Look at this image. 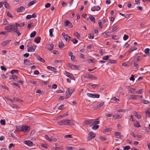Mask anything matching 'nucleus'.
Listing matches in <instances>:
<instances>
[{
	"label": "nucleus",
	"instance_id": "f257e3e1",
	"mask_svg": "<svg viewBox=\"0 0 150 150\" xmlns=\"http://www.w3.org/2000/svg\"><path fill=\"white\" fill-rule=\"evenodd\" d=\"M74 122L73 121L69 120H63L58 122V124L59 125H72Z\"/></svg>",
	"mask_w": 150,
	"mask_h": 150
},
{
	"label": "nucleus",
	"instance_id": "f03ea898",
	"mask_svg": "<svg viewBox=\"0 0 150 150\" xmlns=\"http://www.w3.org/2000/svg\"><path fill=\"white\" fill-rule=\"evenodd\" d=\"M98 120V119H96L85 120L84 121V124L85 125H90L92 124H94V125L99 124L100 123V122Z\"/></svg>",
	"mask_w": 150,
	"mask_h": 150
},
{
	"label": "nucleus",
	"instance_id": "7ed1b4c3",
	"mask_svg": "<svg viewBox=\"0 0 150 150\" xmlns=\"http://www.w3.org/2000/svg\"><path fill=\"white\" fill-rule=\"evenodd\" d=\"M16 28L15 26L14 25H9L6 26L5 28V29L6 30H7L9 32H13Z\"/></svg>",
	"mask_w": 150,
	"mask_h": 150
},
{
	"label": "nucleus",
	"instance_id": "20e7f679",
	"mask_svg": "<svg viewBox=\"0 0 150 150\" xmlns=\"http://www.w3.org/2000/svg\"><path fill=\"white\" fill-rule=\"evenodd\" d=\"M95 136L96 134L92 132H89L88 134L87 140L88 141H89L91 139H92L95 137Z\"/></svg>",
	"mask_w": 150,
	"mask_h": 150
},
{
	"label": "nucleus",
	"instance_id": "39448f33",
	"mask_svg": "<svg viewBox=\"0 0 150 150\" xmlns=\"http://www.w3.org/2000/svg\"><path fill=\"white\" fill-rule=\"evenodd\" d=\"M30 129V127L29 126L22 125V132H27Z\"/></svg>",
	"mask_w": 150,
	"mask_h": 150
},
{
	"label": "nucleus",
	"instance_id": "423d86ee",
	"mask_svg": "<svg viewBox=\"0 0 150 150\" xmlns=\"http://www.w3.org/2000/svg\"><path fill=\"white\" fill-rule=\"evenodd\" d=\"M73 92V90L70 88H68L66 92V94L67 96L68 97L67 98H69L71 95L72 92Z\"/></svg>",
	"mask_w": 150,
	"mask_h": 150
},
{
	"label": "nucleus",
	"instance_id": "0eeeda50",
	"mask_svg": "<svg viewBox=\"0 0 150 150\" xmlns=\"http://www.w3.org/2000/svg\"><path fill=\"white\" fill-rule=\"evenodd\" d=\"M36 46H31L29 47L27 49V51L28 52H33L35 51V49L36 48Z\"/></svg>",
	"mask_w": 150,
	"mask_h": 150
},
{
	"label": "nucleus",
	"instance_id": "6e6552de",
	"mask_svg": "<svg viewBox=\"0 0 150 150\" xmlns=\"http://www.w3.org/2000/svg\"><path fill=\"white\" fill-rule=\"evenodd\" d=\"M23 142L25 144L29 146H33L34 145L33 142L30 140H25Z\"/></svg>",
	"mask_w": 150,
	"mask_h": 150
},
{
	"label": "nucleus",
	"instance_id": "1a4fd4ad",
	"mask_svg": "<svg viewBox=\"0 0 150 150\" xmlns=\"http://www.w3.org/2000/svg\"><path fill=\"white\" fill-rule=\"evenodd\" d=\"M85 77L88 78H89L94 80H96L97 79V77H95L94 76L90 74H88L86 75L85 76Z\"/></svg>",
	"mask_w": 150,
	"mask_h": 150
},
{
	"label": "nucleus",
	"instance_id": "9d476101",
	"mask_svg": "<svg viewBox=\"0 0 150 150\" xmlns=\"http://www.w3.org/2000/svg\"><path fill=\"white\" fill-rule=\"evenodd\" d=\"M100 9V8L98 6H94L91 8V10L93 11H98Z\"/></svg>",
	"mask_w": 150,
	"mask_h": 150
},
{
	"label": "nucleus",
	"instance_id": "9b49d317",
	"mask_svg": "<svg viewBox=\"0 0 150 150\" xmlns=\"http://www.w3.org/2000/svg\"><path fill=\"white\" fill-rule=\"evenodd\" d=\"M53 45L51 44H48L46 45V47L47 49L49 50H52L53 48Z\"/></svg>",
	"mask_w": 150,
	"mask_h": 150
},
{
	"label": "nucleus",
	"instance_id": "f8f14e48",
	"mask_svg": "<svg viewBox=\"0 0 150 150\" xmlns=\"http://www.w3.org/2000/svg\"><path fill=\"white\" fill-rule=\"evenodd\" d=\"M64 25L66 26H68L71 27H72L73 26L71 23L68 21H65Z\"/></svg>",
	"mask_w": 150,
	"mask_h": 150
},
{
	"label": "nucleus",
	"instance_id": "ddd939ff",
	"mask_svg": "<svg viewBox=\"0 0 150 150\" xmlns=\"http://www.w3.org/2000/svg\"><path fill=\"white\" fill-rule=\"evenodd\" d=\"M25 8L24 7L21 6L16 9V11L18 12H23L25 10Z\"/></svg>",
	"mask_w": 150,
	"mask_h": 150
},
{
	"label": "nucleus",
	"instance_id": "4468645a",
	"mask_svg": "<svg viewBox=\"0 0 150 150\" xmlns=\"http://www.w3.org/2000/svg\"><path fill=\"white\" fill-rule=\"evenodd\" d=\"M64 74L67 77H69L70 78L72 77L73 76V75L72 74L66 71H64Z\"/></svg>",
	"mask_w": 150,
	"mask_h": 150
},
{
	"label": "nucleus",
	"instance_id": "2eb2a0df",
	"mask_svg": "<svg viewBox=\"0 0 150 150\" xmlns=\"http://www.w3.org/2000/svg\"><path fill=\"white\" fill-rule=\"evenodd\" d=\"M105 102L104 101H102L98 103L97 107L99 108L102 107L104 104Z\"/></svg>",
	"mask_w": 150,
	"mask_h": 150
},
{
	"label": "nucleus",
	"instance_id": "dca6fc26",
	"mask_svg": "<svg viewBox=\"0 0 150 150\" xmlns=\"http://www.w3.org/2000/svg\"><path fill=\"white\" fill-rule=\"evenodd\" d=\"M13 32L16 33L17 34L18 36H20L21 34V33L20 32V30H18L17 28H16L14 30Z\"/></svg>",
	"mask_w": 150,
	"mask_h": 150
},
{
	"label": "nucleus",
	"instance_id": "f3484780",
	"mask_svg": "<svg viewBox=\"0 0 150 150\" xmlns=\"http://www.w3.org/2000/svg\"><path fill=\"white\" fill-rule=\"evenodd\" d=\"M11 41V40H7L6 41L2 43V45L3 46H5L7 44H8L9 42Z\"/></svg>",
	"mask_w": 150,
	"mask_h": 150
},
{
	"label": "nucleus",
	"instance_id": "a211bd4d",
	"mask_svg": "<svg viewBox=\"0 0 150 150\" xmlns=\"http://www.w3.org/2000/svg\"><path fill=\"white\" fill-rule=\"evenodd\" d=\"M40 37H38V38H35L34 39V42L38 44L40 42Z\"/></svg>",
	"mask_w": 150,
	"mask_h": 150
},
{
	"label": "nucleus",
	"instance_id": "6ab92c4d",
	"mask_svg": "<svg viewBox=\"0 0 150 150\" xmlns=\"http://www.w3.org/2000/svg\"><path fill=\"white\" fill-rule=\"evenodd\" d=\"M145 112L146 113V116H149L150 117V108H147L146 111Z\"/></svg>",
	"mask_w": 150,
	"mask_h": 150
},
{
	"label": "nucleus",
	"instance_id": "aec40b11",
	"mask_svg": "<svg viewBox=\"0 0 150 150\" xmlns=\"http://www.w3.org/2000/svg\"><path fill=\"white\" fill-rule=\"evenodd\" d=\"M58 46L60 48H63L64 47V45L62 41L59 42Z\"/></svg>",
	"mask_w": 150,
	"mask_h": 150
},
{
	"label": "nucleus",
	"instance_id": "412c9836",
	"mask_svg": "<svg viewBox=\"0 0 150 150\" xmlns=\"http://www.w3.org/2000/svg\"><path fill=\"white\" fill-rule=\"evenodd\" d=\"M47 68L48 69L50 70H51L54 72L55 71L56 69H55V68L54 67H52L49 66L47 67Z\"/></svg>",
	"mask_w": 150,
	"mask_h": 150
},
{
	"label": "nucleus",
	"instance_id": "4be33fe9",
	"mask_svg": "<svg viewBox=\"0 0 150 150\" xmlns=\"http://www.w3.org/2000/svg\"><path fill=\"white\" fill-rule=\"evenodd\" d=\"M36 1L35 0L32 1H31L29 2L28 4V6H30L31 5H33V4H35L36 3Z\"/></svg>",
	"mask_w": 150,
	"mask_h": 150
},
{
	"label": "nucleus",
	"instance_id": "5701e85b",
	"mask_svg": "<svg viewBox=\"0 0 150 150\" xmlns=\"http://www.w3.org/2000/svg\"><path fill=\"white\" fill-rule=\"evenodd\" d=\"M110 32H104L103 33L102 35L103 36V37H105L106 36H109L110 34Z\"/></svg>",
	"mask_w": 150,
	"mask_h": 150
},
{
	"label": "nucleus",
	"instance_id": "b1692460",
	"mask_svg": "<svg viewBox=\"0 0 150 150\" xmlns=\"http://www.w3.org/2000/svg\"><path fill=\"white\" fill-rule=\"evenodd\" d=\"M92 127V129L94 130H96L99 127V126L98 125V124L94 125Z\"/></svg>",
	"mask_w": 150,
	"mask_h": 150
},
{
	"label": "nucleus",
	"instance_id": "393cba45",
	"mask_svg": "<svg viewBox=\"0 0 150 150\" xmlns=\"http://www.w3.org/2000/svg\"><path fill=\"white\" fill-rule=\"evenodd\" d=\"M134 126L135 127H140V125L139 122L138 121H136L134 124Z\"/></svg>",
	"mask_w": 150,
	"mask_h": 150
},
{
	"label": "nucleus",
	"instance_id": "a878e982",
	"mask_svg": "<svg viewBox=\"0 0 150 150\" xmlns=\"http://www.w3.org/2000/svg\"><path fill=\"white\" fill-rule=\"evenodd\" d=\"M36 34V33L35 31H34L31 33L30 37L31 38L34 37Z\"/></svg>",
	"mask_w": 150,
	"mask_h": 150
},
{
	"label": "nucleus",
	"instance_id": "bb28decb",
	"mask_svg": "<svg viewBox=\"0 0 150 150\" xmlns=\"http://www.w3.org/2000/svg\"><path fill=\"white\" fill-rule=\"evenodd\" d=\"M64 38L65 40L67 42H69L70 39V37L67 35Z\"/></svg>",
	"mask_w": 150,
	"mask_h": 150
},
{
	"label": "nucleus",
	"instance_id": "cd10ccee",
	"mask_svg": "<svg viewBox=\"0 0 150 150\" xmlns=\"http://www.w3.org/2000/svg\"><path fill=\"white\" fill-rule=\"evenodd\" d=\"M134 116L137 118L139 119H140L141 118V115L138 114L137 112H136L135 114H134Z\"/></svg>",
	"mask_w": 150,
	"mask_h": 150
},
{
	"label": "nucleus",
	"instance_id": "c85d7f7f",
	"mask_svg": "<svg viewBox=\"0 0 150 150\" xmlns=\"http://www.w3.org/2000/svg\"><path fill=\"white\" fill-rule=\"evenodd\" d=\"M2 4H4L5 7L6 8H8L9 7V4L6 1L2 3Z\"/></svg>",
	"mask_w": 150,
	"mask_h": 150
},
{
	"label": "nucleus",
	"instance_id": "c756f323",
	"mask_svg": "<svg viewBox=\"0 0 150 150\" xmlns=\"http://www.w3.org/2000/svg\"><path fill=\"white\" fill-rule=\"evenodd\" d=\"M37 58L38 60L42 62H45V60L39 56H37Z\"/></svg>",
	"mask_w": 150,
	"mask_h": 150
},
{
	"label": "nucleus",
	"instance_id": "7c9ffc66",
	"mask_svg": "<svg viewBox=\"0 0 150 150\" xmlns=\"http://www.w3.org/2000/svg\"><path fill=\"white\" fill-rule=\"evenodd\" d=\"M18 76H17L15 75H13L11 77H10L9 79H17Z\"/></svg>",
	"mask_w": 150,
	"mask_h": 150
},
{
	"label": "nucleus",
	"instance_id": "2f4dec72",
	"mask_svg": "<svg viewBox=\"0 0 150 150\" xmlns=\"http://www.w3.org/2000/svg\"><path fill=\"white\" fill-rule=\"evenodd\" d=\"M54 31V29L52 28L50 29L49 30V32H50V36L51 37L53 36V34L52 33Z\"/></svg>",
	"mask_w": 150,
	"mask_h": 150
},
{
	"label": "nucleus",
	"instance_id": "473e14b6",
	"mask_svg": "<svg viewBox=\"0 0 150 150\" xmlns=\"http://www.w3.org/2000/svg\"><path fill=\"white\" fill-rule=\"evenodd\" d=\"M113 117L115 120L119 119L121 117L119 115H114Z\"/></svg>",
	"mask_w": 150,
	"mask_h": 150
},
{
	"label": "nucleus",
	"instance_id": "72a5a7b5",
	"mask_svg": "<svg viewBox=\"0 0 150 150\" xmlns=\"http://www.w3.org/2000/svg\"><path fill=\"white\" fill-rule=\"evenodd\" d=\"M22 125L16 126L17 129L20 131H22Z\"/></svg>",
	"mask_w": 150,
	"mask_h": 150
},
{
	"label": "nucleus",
	"instance_id": "f704fd0d",
	"mask_svg": "<svg viewBox=\"0 0 150 150\" xmlns=\"http://www.w3.org/2000/svg\"><path fill=\"white\" fill-rule=\"evenodd\" d=\"M93 98H98L100 97V95L96 93L93 94Z\"/></svg>",
	"mask_w": 150,
	"mask_h": 150
},
{
	"label": "nucleus",
	"instance_id": "c9c22d12",
	"mask_svg": "<svg viewBox=\"0 0 150 150\" xmlns=\"http://www.w3.org/2000/svg\"><path fill=\"white\" fill-rule=\"evenodd\" d=\"M33 22H31L30 24H28V28L29 29H30L31 28L33 25Z\"/></svg>",
	"mask_w": 150,
	"mask_h": 150
},
{
	"label": "nucleus",
	"instance_id": "e433bc0d",
	"mask_svg": "<svg viewBox=\"0 0 150 150\" xmlns=\"http://www.w3.org/2000/svg\"><path fill=\"white\" fill-rule=\"evenodd\" d=\"M89 18L90 19L91 21L92 22H94L95 21V18L92 16H89Z\"/></svg>",
	"mask_w": 150,
	"mask_h": 150
},
{
	"label": "nucleus",
	"instance_id": "4c0bfd02",
	"mask_svg": "<svg viewBox=\"0 0 150 150\" xmlns=\"http://www.w3.org/2000/svg\"><path fill=\"white\" fill-rule=\"evenodd\" d=\"M0 123L2 125H4L6 124V121L4 120H1L0 121Z\"/></svg>",
	"mask_w": 150,
	"mask_h": 150
},
{
	"label": "nucleus",
	"instance_id": "58836bf2",
	"mask_svg": "<svg viewBox=\"0 0 150 150\" xmlns=\"http://www.w3.org/2000/svg\"><path fill=\"white\" fill-rule=\"evenodd\" d=\"M143 92V90L142 89H139V90L136 91V93H137L141 94Z\"/></svg>",
	"mask_w": 150,
	"mask_h": 150
},
{
	"label": "nucleus",
	"instance_id": "ea45409f",
	"mask_svg": "<svg viewBox=\"0 0 150 150\" xmlns=\"http://www.w3.org/2000/svg\"><path fill=\"white\" fill-rule=\"evenodd\" d=\"M74 35L76 36L77 38H79L80 37V34L77 32L75 33Z\"/></svg>",
	"mask_w": 150,
	"mask_h": 150
},
{
	"label": "nucleus",
	"instance_id": "a19ab883",
	"mask_svg": "<svg viewBox=\"0 0 150 150\" xmlns=\"http://www.w3.org/2000/svg\"><path fill=\"white\" fill-rule=\"evenodd\" d=\"M12 107L13 108H16L17 109H18L20 108L18 106L15 104H13L12 105Z\"/></svg>",
	"mask_w": 150,
	"mask_h": 150
},
{
	"label": "nucleus",
	"instance_id": "79ce46f5",
	"mask_svg": "<svg viewBox=\"0 0 150 150\" xmlns=\"http://www.w3.org/2000/svg\"><path fill=\"white\" fill-rule=\"evenodd\" d=\"M7 15L8 17H10L12 18H13V16L9 12H7Z\"/></svg>",
	"mask_w": 150,
	"mask_h": 150
},
{
	"label": "nucleus",
	"instance_id": "37998d69",
	"mask_svg": "<svg viewBox=\"0 0 150 150\" xmlns=\"http://www.w3.org/2000/svg\"><path fill=\"white\" fill-rule=\"evenodd\" d=\"M139 98V96L138 95H133V99L137 100Z\"/></svg>",
	"mask_w": 150,
	"mask_h": 150
},
{
	"label": "nucleus",
	"instance_id": "c03bdc74",
	"mask_svg": "<svg viewBox=\"0 0 150 150\" xmlns=\"http://www.w3.org/2000/svg\"><path fill=\"white\" fill-rule=\"evenodd\" d=\"M118 28V27L117 25L114 26L112 28V32L115 31Z\"/></svg>",
	"mask_w": 150,
	"mask_h": 150
},
{
	"label": "nucleus",
	"instance_id": "a18cd8bd",
	"mask_svg": "<svg viewBox=\"0 0 150 150\" xmlns=\"http://www.w3.org/2000/svg\"><path fill=\"white\" fill-rule=\"evenodd\" d=\"M143 101H144V102H142V103L144 104H149V102L147 100H144Z\"/></svg>",
	"mask_w": 150,
	"mask_h": 150
},
{
	"label": "nucleus",
	"instance_id": "49530a36",
	"mask_svg": "<svg viewBox=\"0 0 150 150\" xmlns=\"http://www.w3.org/2000/svg\"><path fill=\"white\" fill-rule=\"evenodd\" d=\"M71 40L73 42V43L74 44H76L78 42V40L75 39H73Z\"/></svg>",
	"mask_w": 150,
	"mask_h": 150
},
{
	"label": "nucleus",
	"instance_id": "de8ad7c7",
	"mask_svg": "<svg viewBox=\"0 0 150 150\" xmlns=\"http://www.w3.org/2000/svg\"><path fill=\"white\" fill-rule=\"evenodd\" d=\"M116 62V60L109 59V63H115Z\"/></svg>",
	"mask_w": 150,
	"mask_h": 150
},
{
	"label": "nucleus",
	"instance_id": "09e8293b",
	"mask_svg": "<svg viewBox=\"0 0 150 150\" xmlns=\"http://www.w3.org/2000/svg\"><path fill=\"white\" fill-rule=\"evenodd\" d=\"M128 38V35H126V34H125L123 37V39L124 40H126Z\"/></svg>",
	"mask_w": 150,
	"mask_h": 150
},
{
	"label": "nucleus",
	"instance_id": "8fccbe9b",
	"mask_svg": "<svg viewBox=\"0 0 150 150\" xmlns=\"http://www.w3.org/2000/svg\"><path fill=\"white\" fill-rule=\"evenodd\" d=\"M15 98H14L13 99H12L11 98H7V99L10 101L11 103H13L14 100H15Z\"/></svg>",
	"mask_w": 150,
	"mask_h": 150
},
{
	"label": "nucleus",
	"instance_id": "3c124183",
	"mask_svg": "<svg viewBox=\"0 0 150 150\" xmlns=\"http://www.w3.org/2000/svg\"><path fill=\"white\" fill-rule=\"evenodd\" d=\"M150 51V50L149 48H146L144 52L146 54H148Z\"/></svg>",
	"mask_w": 150,
	"mask_h": 150
},
{
	"label": "nucleus",
	"instance_id": "603ef678",
	"mask_svg": "<svg viewBox=\"0 0 150 150\" xmlns=\"http://www.w3.org/2000/svg\"><path fill=\"white\" fill-rule=\"evenodd\" d=\"M130 149V147L129 146H125L124 149L123 150H128Z\"/></svg>",
	"mask_w": 150,
	"mask_h": 150
},
{
	"label": "nucleus",
	"instance_id": "864d4df0",
	"mask_svg": "<svg viewBox=\"0 0 150 150\" xmlns=\"http://www.w3.org/2000/svg\"><path fill=\"white\" fill-rule=\"evenodd\" d=\"M112 99L113 100L117 102V101H119V99L117 98H116L115 97L112 98Z\"/></svg>",
	"mask_w": 150,
	"mask_h": 150
},
{
	"label": "nucleus",
	"instance_id": "5fc2aeb1",
	"mask_svg": "<svg viewBox=\"0 0 150 150\" xmlns=\"http://www.w3.org/2000/svg\"><path fill=\"white\" fill-rule=\"evenodd\" d=\"M24 63L26 64L27 65H28V63L29 62V61L27 59H25L24 61Z\"/></svg>",
	"mask_w": 150,
	"mask_h": 150
},
{
	"label": "nucleus",
	"instance_id": "6e6d98bb",
	"mask_svg": "<svg viewBox=\"0 0 150 150\" xmlns=\"http://www.w3.org/2000/svg\"><path fill=\"white\" fill-rule=\"evenodd\" d=\"M134 75L133 74H132L131 75V77H130V80H132V81H134Z\"/></svg>",
	"mask_w": 150,
	"mask_h": 150
},
{
	"label": "nucleus",
	"instance_id": "4d7b16f0",
	"mask_svg": "<svg viewBox=\"0 0 150 150\" xmlns=\"http://www.w3.org/2000/svg\"><path fill=\"white\" fill-rule=\"evenodd\" d=\"M65 138H72V135L70 134L66 135L64 136Z\"/></svg>",
	"mask_w": 150,
	"mask_h": 150
},
{
	"label": "nucleus",
	"instance_id": "13d9d810",
	"mask_svg": "<svg viewBox=\"0 0 150 150\" xmlns=\"http://www.w3.org/2000/svg\"><path fill=\"white\" fill-rule=\"evenodd\" d=\"M57 139L54 138H50L49 140V141L50 142H56L57 141Z\"/></svg>",
	"mask_w": 150,
	"mask_h": 150
},
{
	"label": "nucleus",
	"instance_id": "bf43d9fd",
	"mask_svg": "<svg viewBox=\"0 0 150 150\" xmlns=\"http://www.w3.org/2000/svg\"><path fill=\"white\" fill-rule=\"evenodd\" d=\"M125 110L123 109H119L118 110H117V112H125Z\"/></svg>",
	"mask_w": 150,
	"mask_h": 150
},
{
	"label": "nucleus",
	"instance_id": "052dcab7",
	"mask_svg": "<svg viewBox=\"0 0 150 150\" xmlns=\"http://www.w3.org/2000/svg\"><path fill=\"white\" fill-rule=\"evenodd\" d=\"M50 6L51 4L50 3H47L45 4V6L46 8H48Z\"/></svg>",
	"mask_w": 150,
	"mask_h": 150
},
{
	"label": "nucleus",
	"instance_id": "680f3d73",
	"mask_svg": "<svg viewBox=\"0 0 150 150\" xmlns=\"http://www.w3.org/2000/svg\"><path fill=\"white\" fill-rule=\"evenodd\" d=\"M78 67L77 65H73V66L72 67V69H77L78 68Z\"/></svg>",
	"mask_w": 150,
	"mask_h": 150
},
{
	"label": "nucleus",
	"instance_id": "e2e57ef3",
	"mask_svg": "<svg viewBox=\"0 0 150 150\" xmlns=\"http://www.w3.org/2000/svg\"><path fill=\"white\" fill-rule=\"evenodd\" d=\"M109 57V56L108 55L105 56L103 57V59L104 60H107L108 59Z\"/></svg>",
	"mask_w": 150,
	"mask_h": 150
},
{
	"label": "nucleus",
	"instance_id": "0e129e2a",
	"mask_svg": "<svg viewBox=\"0 0 150 150\" xmlns=\"http://www.w3.org/2000/svg\"><path fill=\"white\" fill-rule=\"evenodd\" d=\"M98 24L99 27V28H100L102 29L103 28V26L102 25V23L101 22H98Z\"/></svg>",
	"mask_w": 150,
	"mask_h": 150
},
{
	"label": "nucleus",
	"instance_id": "69168bd1",
	"mask_svg": "<svg viewBox=\"0 0 150 150\" xmlns=\"http://www.w3.org/2000/svg\"><path fill=\"white\" fill-rule=\"evenodd\" d=\"M87 95L88 96L90 97L93 98V94L90 93H87Z\"/></svg>",
	"mask_w": 150,
	"mask_h": 150
},
{
	"label": "nucleus",
	"instance_id": "338daca9",
	"mask_svg": "<svg viewBox=\"0 0 150 150\" xmlns=\"http://www.w3.org/2000/svg\"><path fill=\"white\" fill-rule=\"evenodd\" d=\"M75 147H68L67 148V150H72L74 149Z\"/></svg>",
	"mask_w": 150,
	"mask_h": 150
},
{
	"label": "nucleus",
	"instance_id": "774afa93",
	"mask_svg": "<svg viewBox=\"0 0 150 150\" xmlns=\"http://www.w3.org/2000/svg\"><path fill=\"white\" fill-rule=\"evenodd\" d=\"M42 147L45 148L47 149V145L46 144H42L41 145Z\"/></svg>",
	"mask_w": 150,
	"mask_h": 150
}]
</instances>
